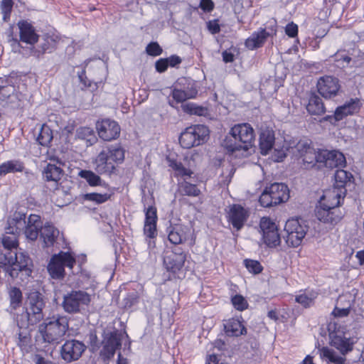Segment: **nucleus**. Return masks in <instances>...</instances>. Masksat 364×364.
<instances>
[{
  "label": "nucleus",
  "instance_id": "nucleus-1",
  "mask_svg": "<svg viewBox=\"0 0 364 364\" xmlns=\"http://www.w3.org/2000/svg\"><path fill=\"white\" fill-rule=\"evenodd\" d=\"M6 234L3 237L2 244L6 252L0 257V267L4 268L12 279L19 278L24 282L31 275L32 261L26 253L17 250V235L20 232H16L15 226L9 224V220Z\"/></svg>",
  "mask_w": 364,
  "mask_h": 364
},
{
  "label": "nucleus",
  "instance_id": "nucleus-2",
  "mask_svg": "<svg viewBox=\"0 0 364 364\" xmlns=\"http://www.w3.org/2000/svg\"><path fill=\"white\" fill-rule=\"evenodd\" d=\"M304 164L306 168L323 167L333 168H341L346 164L344 155L338 151H328L318 149L316 151L314 147L307 151L302 157Z\"/></svg>",
  "mask_w": 364,
  "mask_h": 364
},
{
  "label": "nucleus",
  "instance_id": "nucleus-3",
  "mask_svg": "<svg viewBox=\"0 0 364 364\" xmlns=\"http://www.w3.org/2000/svg\"><path fill=\"white\" fill-rule=\"evenodd\" d=\"M255 132L248 123L235 124L231 128L230 136L223 142L224 147L231 153L237 151L247 152L252 146Z\"/></svg>",
  "mask_w": 364,
  "mask_h": 364
},
{
  "label": "nucleus",
  "instance_id": "nucleus-4",
  "mask_svg": "<svg viewBox=\"0 0 364 364\" xmlns=\"http://www.w3.org/2000/svg\"><path fill=\"white\" fill-rule=\"evenodd\" d=\"M124 159V150L119 144L105 146L93 161L95 170L100 175H110Z\"/></svg>",
  "mask_w": 364,
  "mask_h": 364
},
{
  "label": "nucleus",
  "instance_id": "nucleus-5",
  "mask_svg": "<svg viewBox=\"0 0 364 364\" xmlns=\"http://www.w3.org/2000/svg\"><path fill=\"white\" fill-rule=\"evenodd\" d=\"M331 344L340 350L341 355L328 347L319 350L320 357L328 364H344L345 354L352 350L353 343L349 337L339 330L330 333Z\"/></svg>",
  "mask_w": 364,
  "mask_h": 364
},
{
  "label": "nucleus",
  "instance_id": "nucleus-6",
  "mask_svg": "<svg viewBox=\"0 0 364 364\" xmlns=\"http://www.w3.org/2000/svg\"><path fill=\"white\" fill-rule=\"evenodd\" d=\"M68 329V319L66 316L55 315L46 318L39 326L45 342L58 343Z\"/></svg>",
  "mask_w": 364,
  "mask_h": 364
},
{
  "label": "nucleus",
  "instance_id": "nucleus-7",
  "mask_svg": "<svg viewBox=\"0 0 364 364\" xmlns=\"http://www.w3.org/2000/svg\"><path fill=\"white\" fill-rule=\"evenodd\" d=\"M26 215L21 212H15L13 218L9 220V224L15 226L16 232L24 233L26 238L34 241L36 240L39 232L43 228L41 217L38 215L31 214L28 220H26Z\"/></svg>",
  "mask_w": 364,
  "mask_h": 364
},
{
  "label": "nucleus",
  "instance_id": "nucleus-8",
  "mask_svg": "<svg viewBox=\"0 0 364 364\" xmlns=\"http://www.w3.org/2000/svg\"><path fill=\"white\" fill-rule=\"evenodd\" d=\"M75 263L73 255L70 252L60 251L51 257L48 264V271L53 279H61L65 277V267L72 269Z\"/></svg>",
  "mask_w": 364,
  "mask_h": 364
},
{
  "label": "nucleus",
  "instance_id": "nucleus-9",
  "mask_svg": "<svg viewBox=\"0 0 364 364\" xmlns=\"http://www.w3.org/2000/svg\"><path fill=\"white\" fill-rule=\"evenodd\" d=\"M307 230V225L299 219H289L285 223L282 237L289 247H296L301 244Z\"/></svg>",
  "mask_w": 364,
  "mask_h": 364
},
{
  "label": "nucleus",
  "instance_id": "nucleus-10",
  "mask_svg": "<svg viewBox=\"0 0 364 364\" xmlns=\"http://www.w3.org/2000/svg\"><path fill=\"white\" fill-rule=\"evenodd\" d=\"M208 134L209 130L205 126H191L181 134L179 143L183 148L190 149L203 144L207 140Z\"/></svg>",
  "mask_w": 364,
  "mask_h": 364
},
{
  "label": "nucleus",
  "instance_id": "nucleus-11",
  "mask_svg": "<svg viewBox=\"0 0 364 364\" xmlns=\"http://www.w3.org/2000/svg\"><path fill=\"white\" fill-rule=\"evenodd\" d=\"M169 166L173 168L176 173V176L184 178L183 181L178 183V193L182 196L196 197L200 195V191L196 185L186 181L187 178H191L193 172L186 168L181 162L170 160Z\"/></svg>",
  "mask_w": 364,
  "mask_h": 364
},
{
  "label": "nucleus",
  "instance_id": "nucleus-12",
  "mask_svg": "<svg viewBox=\"0 0 364 364\" xmlns=\"http://www.w3.org/2000/svg\"><path fill=\"white\" fill-rule=\"evenodd\" d=\"M90 302V296L87 292L81 290L72 291L64 295L62 306L65 312L76 314L85 309Z\"/></svg>",
  "mask_w": 364,
  "mask_h": 364
},
{
  "label": "nucleus",
  "instance_id": "nucleus-13",
  "mask_svg": "<svg viewBox=\"0 0 364 364\" xmlns=\"http://www.w3.org/2000/svg\"><path fill=\"white\" fill-rule=\"evenodd\" d=\"M259 227L264 244L269 247H275L281 242L280 235L276 224L268 218H262Z\"/></svg>",
  "mask_w": 364,
  "mask_h": 364
},
{
  "label": "nucleus",
  "instance_id": "nucleus-14",
  "mask_svg": "<svg viewBox=\"0 0 364 364\" xmlns=\"http://www.w3.org/2000/svg\"><path fill=\"white\" fill-rule=\"evenodd\" d=\"M316 218L321 223L335 225L342 218V213L338 208H333L323 201H319L315 210Z\"/></svg>",
  "mask_w": 364,
  "mask_h": 364
},
{
  "label": "nucleus",
  "instance_id": "nucleus-15",
  "mask_svg": "<svg viewBox=\"0 0 364 364\" xmlns=\"http://www.w3.org/2000/svg\"><path fill=\"white\" fill-rule=\"evenodd\" d=\"M86 349V346L75 339L68 340L61 346L60 355L67 363L77 360Z\"/></svg>",
  "mask_w": 364,
  "mask_h": 364
},
{
  "label": "nucleus",
  "instance_id": "nucleus-16",
  "mask_svg": "<svg viewBox=\"0 0 364 364\" xmlns=\"http://www.w3.org/2000/svg\"><path fill=\"white\" fill-rule=\"evenodd\" d=\"M277 24L274 22L270 26L266 28H259L255 31L245 41V45L250 50H254L262 47L268 37L276 36Z\"/></svg>",
  "mask_w": 364,
  "mask_h": 364
},
{
  "label": "nucleus",
  "instance_id": "nucleus-17",
  "mask_svg": "<svg viewBox=\"0 0 364 364\" xmlns=\"http://www.w3.org/2000/svg\"><path fill=\"white\" fill-rule=\"evenodd\" d=\"M122 346L121 336L117 333H110L106 335L102 341V348L100 350V355L104 361H109L112 359L117 349Z\"/></svg>",
  "mask_w": 364,
  "mask_h": 364
},
{
  "label": "nucleus",
  "instance_id": "nucleus-18",
  "mask_svg": "<svg viewBox=\"0 0 364 364\" xmlns=\"http://www.w3.org/2000/svg\"><path fill=\"white\" fill-rule=\"evenodd\" d=\"M186 259V255L180 247L166 252L164 257V264L168 272L176 273L181 269Z\"/></svg>",
  "mask_w": 364,
  "mask_h": 364
},
{
  "label": "nucleus",
  "instance_id": "nucleus-19",
  "mask_svg": "<svg viewBox=\"0 0 364 364\" xmlns=\"http://www.w3.org/2000/svg\"><path fill=\"white\" fill-rule=\"evenodd\" d=\"M340 87L338 79L333 76L321 77L317 82L318 91L325 98L336 96Z\"/></svg>",
  "mask_w": 364,
  "mask_h": 364
},
{
  "label": "nucleus",
  "instance_id": "nucleus-20",
  "mask_svg": "<svg viewBox=\"0 0 364 364\" xmlns=\"http://www.w3.org/2000/svg\"><path fill=\"white\" fill-rule=\"evenodd\" d=\"M96 128L99 136L104 141H111L117 138L120 133L119 124L109 119L97 122Z\"/></svg>",
  "mask_w": 364,
  "mask_h": 364
},
{
  "label": "nucleus",
  "instance_id": "nucleus-21",
  "mask_svg": "<svg viewBox=\"0 0 364 364\" xmlns=\"http://www.w3.org/2000/svg\"><path fill=\"white\" fill-rule=\"evenodd\" d=\"M360 102L358 98L350 99L343 105L338 107L334 112L333 115H328L324 117V120L331 121L333 119L335 122L342 120L344 117L354 114L360 110Z\"/></svg>",
  "mask_w": 364,
  "mask_h": 364
},
{
  "label": "nucleus",
  "instance_id": "nucleus-22",
  "mask_svg": "<svg viewBox=\"0 0 364 364\" xmlns=\"http://www.w3.org/2000/svg\"><path fill=\"white\" fill-rule=\"evenodd\" d=\"M156 209L149 206L145 213V222L144 226V233L150 240L148 242L149 247H154L155 243L151 241L156 235Z\"/></svg>",
  "mask_w": 364,
  "mask_h": 364
},
{
  "label": "nucleus",
  "instance_id": "nucleus-23",
  "mask_svg": "<svg viewBox=\"0 0 364 364\" xmlns=\"http://www.w3.org/2000/svg\"><path fill=\"white\" fill-rule=\"evenodd\" d=\"M248 216V212L240 205L234 204L230 208L228 220L237 230L243 227Z\"/></svg>",
  "mask_w": 364,
  "mask_h": 364
},
{
  "label": "nucleus",
  "instance_id": "nucleus-24",
  "mask_svg": "<svg viewBox=\"0 0 364 364\" xmlns=\"http://www.w3.org/2000/svg\"><path fill=\"white\" fill-rule=\"evenodd\" d=\"M346 193L345 188L333 186L332 188L324 191L319 201H323L331 208H338L341 205V200L344 199Z\"/></svg>",
  "mask_w": 364,
  "mask_h": 364
},
{
  "label": "nucleus",
  "instance_id": "nucleus-25",
  "mask_svg": "<svg viewBox=\"0 0 364 364\" xmlns=\"http://www.w3.org/2000/svg\"><path fill=\"white\" fill-rule=\"evenodd\" d=\"M57 163L59 164V166L56 164L48 163L43 171V179L47 182L53 183L54 188H57L64 174V171L60 167L63 163L59 161H57Z\"/></svg>",
  "mask_w": 364,
  "mask_h": 364
},
{
  "label": "nucleus",
  "instance_id": "nucleus-26",
  "mask_svg": "<svg viewBox=\"0 0 364 364\" xmlns=\"http://www.w3.org/2000/svg\"><path fill=\"white\" fill-rule=\"evenodd\" d=\"M274 199V205L287 201L289 198V191L284 183H274L265 188Z\"/></svg>",
  "mask_w": 364,
  "mask_h": 364
},
{
  "label": "nucleus",
  "instance_id": "nucleus-27",
  "mask_svg": "<svg viewBox=\"0 0 364 364\" xmlns=\"http://www.w3.org/2000/svg\"><path fill=\"white\" fill-rule=\"evenodd\" d=\"M18 26L20 31V39L21 41L31 45H33L37 42L38 36L31 23L26 21H22L18 22Z\"/></svg>",
  "mask_w": 364,
  "mask_h": 364
},
{
  "label": "nucleus",
  "instance_id": "nucleus-28",
  "mask_svg": "<svg viewBox=\"0 0 364 364\" xmlns=\"http://www.w3.org/2000/svg\"><path fill=\"white\" fill-rule=\"evenodd\" d=\"M274 132L269 128L262 129L259 134V149L262 155H267L274 144Z\"/></svg>",
  "mask_w": 364,
  "mask_h": 364
},
{
  "label": "nucleus",
  "instance_id": "nucleus-29",
  "mask_svg": "<svg viewBox=\"0 0 364 364\" xmlns=\"http://www.w3.org/2000/svg\"><path fill=\"white\" fill-rule=\"evenodd\" d=\"M224 328L228 336H239L245 334L247 330L237 318H230L224 323Z\"/></svg>",
  "mask_w": 364,
  "mask_h": 364
},
{
  "label": "nucleus",
  "instance_id": "nucleus-30",
  "mask_svg": "<svg viewBox=\"0 0 364 364\" xmlns=\"http://www.w3.org/2000/svg\"><path fill=\"white\" fill-rule=\"evenodd\" d=\"M59 230L53 225L46 223L42 228L41 232V237L43 240L45 247H51L59 236Z\"/></svg>",
  "mask_w": 364,
  "mask_h": 364
},
{
  "label": "nucleus",
  "instance_id": "nucleus-31",
  "mask_svg": "<svg viewBox=\"0 0 364 364\" xmlns=\"http://www.w3.org/2000/svg\"><path fill=\"white\" fill-rule=\"evenodd\" d=\"M186 228L181 225H170L167 228L168 239L173 245H178L186 240Z\"/></svg>",
  "mask_w": 364,
  "mask_h": 364
},
{
  "label": "nucleus",
  "instance_id": "nucleus-32",
  "mask_svg": "<svg viewBox=\"0 0 364 364\" xmlns=\"http://www.w3.org/2000/svg\"><path fill=\"white\" fill-rule=\"evenodd\" d=\"M306 109L311 115H321L326 112V108L321 98L316 94H312L310 96Z\"/></svg>",
  "mask_w": 364,
  "mask_h": 364
},
{
  "label": "nucleus",
  "instance_id": "nucleus-33",
  "mask_svg": "<svg viewBox=\"0 0 364 364\" xmlns=\"http://www.w3.org/2000/svg\"><path fill=\"white\" fill-rule=\"evenodd\" d=\"M78 176L85 179L90 186H104L108 187V185L100 178V176L90 170H80Z\"/></svg>",
  "mask_w": 364,
  "mask_h": 364
},
{
  "label": "nucleus",
  "instance_id": "nucleus-34",
  "mask_svg": "<svg viewBox=\"0 0 364 364\" xmlns=\"http://www.w3.org/2000/svg\"><path fill=\"white\" fill-rule=\"evenodd\" d=\"M24 168L23 164L19 160H11L0 165V176L9 173L21 172Z\"/></svg>",
  "mask_w": 364,
  "mask_h": 364
},
{
  "label": "nucleus",
  "instance_id": "nucleus-35",
  "mask_svg": "<svg viewBox=\"0 0 364 364\" xmlns=\"http://www.w3.org/2000/svg\"><path fill=\"white\" fill-rule=\"evenodd\" d=\"M26 308L45 309L46 301L43 294L36 291L30 292L27 298Z\"/></svg>",
  "mask_w": 364,
  "mask_h": 364
},
{
  "label": "nucleus",
  "instance_id": "nucleus-36",
  "mask_svg": "<svg viewBox=\"0 0 364 364\" xmlns=\"http://www.w3.org/2000/svg\"><path fill=\"white\" fill-rule=\"evenodd\" d=\"M58 37L54 35L46 34L43 36L42 42L40 43L41 53L53 52L57 46Z\"/></svg>",
  "mask_w": 364,
  "mask_h": 364
},
{
  "label": "nucleus",
  "instance_id": "nucleus-37",
  "mask_svg": "<svg viewBox=\"0 0 364 364\" xmlns=\"http://www.w3.org/2000/svg\"><path fill=\"white\" fill-rule=\"evenodd\" d=\"M44 309H45L26 308L28 323L35 325L42 321L46 316Z\"/></svg>",
  "mask_w": 364,
  "mask_h": 364
},
{
  "label": "nucleus",
  "instance_id": "nucleus-38",
  "mask_svg": "<svg viewBox=\"0 0 364 364\" xmlns=\"http://www.w3.org/2000/svg\"><path fill=\"white\" fill-rule=\"evenodd\" d=\"M53 137V132L50 128L46 124H43L36 137V141L41 146H48L51 142Z\"/></svg>",
  "mask_w": 364,
  "mask_h": 364
},
{
  "label": "nucleus",
  "instance_id": "nucleus-39",
  "mask_svg": "<svg viewBox=\"0 0 364 364\" xmlns=\"http://www.w3.org/2000/svg\"><path fill=\"white\" fill-rule=\"evenodd\" d=\"M334 177L336 184L335 186L338 188H345L346 183L350 182L353 178L350 173L343 169H338L335 173Z\"/></svg>",
  "mask_w": 364,
  "mask_h": 364
},
{
  "label": "nucleus",
  "instance_id": "nucleus-40",
  "mask_svg": "<svg viewBox=\"0 0 364 364\" xmlns=\"http://www.w3.org/2000/svg\"><path fill=\"white\" fill-rule=\"evenodd\" d=\"M10 306L12 309H16L22 303V292L19 288L11 287L9 292Z\"/></svg>",
  "mask_w": 364,
  "mask_h": 364
},
{
  "label": "nucleus",
  "instance_id": "nucleus-41",
  "mask_svg": "<svg viewBox=\"0 0 364 364\" xmlns=\"http://www.w3.org/2000/svg\"><path fill=\"white\" fill-rule=\"evenodd\" d=\"M77 75L80 82L83 85L82 89H87L90 92L95 91L98 88L99 84H101L102 82V80L94 82L87 79L85 75V71L84 70H82L80 73H78Z\"/></svg>",
  "mask_w": 364,
  "mask_h": 364
},
{
  "label": "nucleus",
  "instance_id": "nucleus-42",
  "mask_svg": "<svg viewBox=\"0 0 364 364\" xmlns=\"http://www.w3.org/2000/svg\"><path fill=\"white\" fill-rule=\"evenodd\" d=\"M182 109L188 114L198 116H205L208 113V109L202 106H198L194 103H186L182 105Z\"/></svg>",
  "mask_w": 364,
  "mask_h": 364
},
{
  "label": "nucleus",
  "instance_id": "nucleus-43",
  "mask_svg": "<svg viewBox=\"0 0 364 364\" xmlns=\"http://www.w3.org/2000/svg\"><path fill=\"white\" fill-rule=\"evenodd\" d=\"M317 294L314 291L304 292L296 296V301L302 305L304 307L311 306L314 299L316 298Z\"/></svg>",
  "mask_w": 364,
  "mask_h": 364
},
{
  "label": "nucleus",
  "instance_id": "nucleus-44",
  "mask_svg": "<svg viewBox=\"0 0 364 364\" xmlns=\"http://www.w3.org/2000/svg\"><path fill=\"white\" fill-rule=\"evenodd\" d=\"M111 196L110 193H89L84 195L83 198L87 201H92L96 204H101L107 201Z\"/></svg>",
  "mask_w": 364,
  "mask_h": 364
},
{
  "label": "nucleus",
  "instance_id": "nucleus-45",
  "mask_svg": "<svg viewBox=\"0 0 364 364\" xmlns=\"http://www.w3.org/2000/svg\"><path fill=\"white\" fill-rule=\"evenodd\" d=\"M244 264L247 270L254 274H259L263 269L261 264L257 260L246 259L244 260Z\"/></svg>",
  "mask_w": 364,
  "mask_h": 364
},
{
  "label": "nucleus",
  "instance_id": "nucleus-46",
  "mask_svg": "<svg viewBox=\"0 0 364 364\" xmlns=\"http://www.w3.org/2000/svg\"><path fill=\"white\" fill-rule=\"evenodd\" d=\"M313 147L306 139L300 140L295 146V150L300 157H302Z\"/></svg>",
  "mask_w": 364,
  "mask_h": 364
},
{
  "label": "nucleus",
  "instance_id": "nucleus-47",
  "mask_svg": "<svg viewBox=\"0 0 364 364\" xmlns=\"http://www.w3.org/2000/svg\"><path fill=\"white\" fill-rule=\"evenodd\" d=\"M77 136L82 139L91 141L95 139L94 132L89 127H80L77 130Z\"/></svg>",
  "mask_w": 364,
  "mask_h": 364
},
{
  "label": "nucleus",
  "instance_id": "nucleus-48",
  "mask_svg": "<svg viewBox=\"0 0 364 364\" xmlns=\"http://www.w3.org/2000/svg\"><path fill=\"white\" fill-rule=\"evenodd\" d=\"M259 201L261 205L265 208L275 205L272 196H270L269 193L267 191L266 188L262 193Z\"/></svg>",
  "mask_w": 364,
  "mask_h": 364
},
{
  "label": "nucleus",
  "instance_id": "nucleus-49",
  "mask_svg": "<svg viewBox=\"0 0 364 364\" xmlns=\"http://www.w3.org/2000/svg\"><path fill=\"white\" fill-rule=\"evenodd\" d=\"M232 303L234 307L239 311L245 310L248 306L247 301L241 295H235L233 296L232 299Z\"/></svg>",
  "mask_w": 364,
  "mask_h": 364
},
{
  "label": "nucleus",
  "instance_id": "nucleus-50",
  "mask_svg": "<svg viewBox=\"0 0 364 364\" xmlns=\"http://www.w3.org/2000/svg\"><path fill=\"white\" fill-rule=\"evenodd\" d=\"M13 5L14 2L12 0H2L1 7L4 14L3 19L4 21H7L9 18Z\"/></svg>",
  "mask_w": 364,
  "mask_h": 364
},
{
  "label": "nucleus",
  "instance_id": "nucleus-51",
  "mask_svg": "<svg viewBox=\"0 0 364 364\" xmlns=\"http://www.w3.org/2000/svg\"><path fill=\"white\" fill-rule=\"evenodd\" d=\"M332 58H334V61L338 63V66L345 68L346 67L352 60V58L346 55L336 53Z\"/></svg>",
  "mask_w": 364,
  "mask_h": 364
},
{
  "label": "nucleus",
  "instance_id": "nucleus-52",
  "mask_svg": "<svg viewBox=\"0 0 364 364\" xmlns=\"http://www.w3.org/2000/svg\"><path fill=\"white\" fill-rule=\"evenodd\" d=\"M148 55L151 56H158L161 54L162 48L156 42H151L146 48Z\"/></svg>",
  "mask_w": 364,
  "mask_h": 364
},
{
  "label": "nucleus",
  "instance_id": "nucleus-53",
  "mask_svg": "<svg viewBox=\"0 0 364 364\" xmlns=\"http://www.w3.org/2000/svg\"><path fill=\"white\" fill-rule=\"evenodd\" d=\"M172 97L177 102H183L188 99L185 90L174 89L172 92Z\"/></svg>",
  "mask_w": 364,
  "mask_h": 364
},
{
  "label": "nucleus",
  "instance_id": "nucleus-54",
  "mask_svg": "<svg viewBox=\"0 0 364 364\" xmlns=\"http://www.w3.org/2000/svg\"><path fill=\"white\" fill-rule=\"evenodd\" d=\"M285 33L290 38H295L298 35V26L294 22L289 23L285 27Z\"/></svg>",
  "mask_w": 364,
  "mask_h": 364
},
{
  "label": "nucleus",
  "instance_id": "nucleus-55",
  "mask_svg": "<svg viewBox=\"0 0 364 364\" xmlns=\"http://www.w3.org/2000/svg\"><path fill=\"white\" fill-rule=\"evenodd\" d=\"M156 70L159 73H164L168 67V60L166 58H161L156 62Z\"/></svg>",
  "mask_w": 364,
  "mask_h": 364
},
{
  "label": "nucleus",
  "instance_id": "nucleus-56",
  "mask_svg": "<svg viewBox=\"0 0 364 364\" xmlns=\"http://www.w3.org/2000/svg\"><path fill=\"white\" fill-rule=\"evenodd\" d=\"M208 29L212 34L218 33L220 31V26L217 20L209 21L207 23Z\"/></svg>",
  "mask_w": 364,
  "mask_h": 364
},
{
  "label": "nucleus",
  "instance_id": "nucleus-57",
  "mask_svg": "<svg viewBox=\"0 0 364 364\" xmlns=\"http://www.w3.org/2000/svg\"><path fill=\"white\" fill-rule=\"evenodd\" d=\"M205 364H228L227 363L223 362L220 358H218V355L213 353L212 355H210L206 359Z\"/></svg>",
  "mask_w": 364,
  "mask_h": 364
},
{
  "label": "nucleus",
  "instance_id": "nucleus-58",
  "mask_svg": "<svg viewBox=\"0 0 364 364\" xmlns=\"http://www.w3.org/2000/svg\"><path fill=\"white\" fill-rule=\"evenodd\" d=\"M200 7L204 11H210L213 9L214 4L211 0H200Z\"/></svg>",
  "mask_w": 364,
  "mask_h": 364
},
{
  "label": "nucleus",
  "instance_id": "nucleus-59",
  "mask_svg": "<svg viewBox=\"0 0 364 364\" xmlns=\"http://www.w3.org/2000/svg\"><path fill=\"white\" fill-rule=\"evenodd\" d=\"M137 296L135 294H132L127 296L124 299L125 307H131L132 305L137 302Z\"/></svg>",
  "mask_w": 364,
  "mask_h": 364
},
{
  "label": "nucleus",
  "instance_id": "nucleus-60",
  "mask_svg": "<svg viewBox=\"0 0 364 364\" xmlns=\"http://www.w3.org/2000/svg\"><path fill=\"white\" fill-rule=\"evenodd\" d=\"M349 312H350V309L348 308L340 309V308L336 307L334 309V310L333 311V314L335 316L343 317V316H348Z\"/></svg>",
  "mask_w": 364,
  "mask_h": 364
},
{
  "label": "nucleus",
  "instance_id": "nucleus-61",
  "mask_svg": "<svg viewBox=\"0 0 364 364\" xmlns=\"http://www.w3.org/2000/svg\"><path fill=\"white\" fill-rule=\"evenodd\" d=\"M11 88L9 87H0V100H4L9 97Z\"/></svg>",
  "mask_w": 364,
  "mask_h": 364
},
{
  "label": "nucleus",
  "instance_id": "nucleus-62",
  "mask_svg": "<svg viewBox=\"0 0 364 364\" xmlns=\"http://www.w3.org/2000/svg\"><path fill=\"white\" fill-rule=\"evenodd\" d=\"M33 361L35 364H53V362L45 359L43 356L39 354L34 355Z\"/></svg>",
  "mask_w": 364,
  "mask_h": 364
},
{
  "label": "nucleus",
  "instance_id": "nucleus-63",
  "mask_svg": "<svg viewBox=\"0 0 364 364\" xmlns=\"http://www.w3.org/2000/svg\"><path fill=\"white\" fill-rule=\"evenodd\" d=\"M166 59L168 60V66L171 67H175L176 65L180 64L181 62V59L176 55H171V57Z\"/></svg>",
  "mask_w": 364,
  "mask_h": 364
},
{
  "label": "nucleus",
  "instance_id": "nucleus-64",
  "mask_svg": "<svg viewBox=\"0 0 364 364\" xmlns=\"http://www.w3.org/2000/svg\"><path fill=\"white\" fill-rule=\"evenodd\" d=\"M213 346L214 348H217L219 351H222L226 348L225 343L220 339L215 340Z\"/></svg>",
  "mask_w": 364,
  "mask_h": 364
}]
</instances>
